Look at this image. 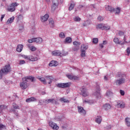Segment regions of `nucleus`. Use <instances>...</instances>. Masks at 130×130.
<instances>
[{
    "instance_id": "nucleus-1",
    "label": "nucleus",
    "mask_w": 130,
    "mask_h": 130,
    "mask_svg": "<svg viewBox=\"0 0 130 130\" xmlns=\"http://www.w3.org/2000/svg\"><path fill=\"white\" fill-rule=\"evenodd\" d=\"M37 79L39 80L41 83H43L44 85H46L47 83L48 84H51L52 80H53V77L51 76H45V78L38 76Z\"/></svg>"
},
{
    "instance_id": "nucleus-2",
    "label": "nucleus",
    "mask_w": 130,
    "mask_h": 130,
    "mask_svg": "<svg viewBox=\"0 0 130 130\" xmlns=\"http://www.w3.org/2000/svg\"><path fill=\"white\" fill-rule=\"evenodd\" d=\"M125 82V75L119 73L117 76V79L115 81L116 85L120 86L121 84H123Z\"/></svg>"
},
{
    "instance_id": "nucleus-3",
    "label": "nucleus",
    "mask_w": 130,
    "mask_h": 130,
    "mask_svg": "<svg viewBox=\"0 0 130 130\" xmlns=\"http://www.w3.org/2000/svg\"><path fill=\"white\" fill-rule=\"evenodd\" d=\"M123 42L121 41H119V39L117 38H114L113 41L115 44H118L120 45H124L125 43H130V37H129V41H126V37L125 36H124L123 38Z\"/></svg>"
},
{
    "instance_id": "nucleus-4",
    "label": "nucleus",
    "mask_w": 130,
    "mask_h": 130,
    "mask_svg": "<svg viewBox=\"0 0 130 130\" xmlns=\"http://www.w3.org/2000/svg\"><path fill=\"white\" fill-rule=\"evenodd\" d=\"M19 6V4L17 3H13L11 5H10L7 8V11L8 12H14L16 10V8Z\"/></svg>"
},
{
    "instance_id": "nucleus-5",
    "label": "nucleus",
    "mask_w": 130,
    "mask_h": 130,
    "mask_svg": "<svg viewBox=\"0 0 130 130\" xmlns=\"http://www.w3.org/2000/svg\"><path fill=\"white\" fill-rule=\"evenodd\" d=\"M49 126L53 130L59 129V126H58V125H57V124H56L52 121L49 122Z\"/></svg>"
},
{
    "instance_id": "nucleus-6",
    "label": "nucleus",
    "mask_w": 130,
    "mask_h": 130,
    "mask_svg": "<svg viewBox=\"0 0 130 130\" xmlns=\"http://www.w3.org/2000/svg\"><path fill=\"white\" fill-rule=\"evenodd\" d=\"M70 86H71V83H59L56 84V86L58 88H66L70 87Z\"/></svg>"
},
{
    "instance_id": "nucleus-7",
    "label": "nucleus",
    "mask_w": 130,
    "mask_h": 130,
    "mask_svg": "<svg viewBox=\"0 0 130 130\" xmlns=\"http://www.w3.org/2000/svg\"><path fill=\"white\" fill-rule=\"evenodd\" d=\"M53 5L51 7L52 12H54L57 9L58 6V0H53L52 1Z\"/></svg>"
},
{
    "instance_id": "nucleus-8",
    "label": "nucleus",
    "mask_w": 130,
    "mask_h": 130,
    "mask_svg": "<svg viewBox=\"0 0 130 130\" xmlns=\"http://www.w3.org/2000/svg\"><path fill=\"white\" fill-rule=\"evenodd\" d=\"M28 82L26 81L23 80V78L22 79V82L20 84V87L22 89V90H24L25 89H27L28 88Z\"/></svg>"
},
{
    "instance_id": "nucleus-9",
    "label": "nucleus",
    "mask_w": 130,
    "mask_h": 130,
    "mask_svg": "<svg viewBox=\"0 0 130 130\" xmlns=\"http://www.w3.org/2000/svg\"><path fill=\"white\" fill-rule=\"evenodd\" d=\"M48 19H49V14H46L40 17V20L42 23H45V22H47Z\"/></svg>"
},
{
    "instance_id": "nucleus-10",
    "label": "nucleus",
    "mask_w": 130,
    "mask_h": 130,
    "mask_svg": "<svg viewBox=\"0 0 130 130\" xmlns=\"http://www.w3.org/2000/svg\"><path fill=\"white\" fill-rule=\"evenodd\" d=\"M1 70H3V73L4 75H6V74H8V73L11 72V66L10 64L6 65L4 69Z\"/></svg>"
},
{
    "instance_id": "nucleus-11",
    "label": "nucleus",
    "mask_w": 130,
    "mask_h": 130,
    "mask_svg": "<svg viewBox=\"0 0 130 130\" xmlns=\"http://www.w3.org/2000/svg\"><path fill=\"white\" fill-rule=\"evenodd\" d=\"M94 96H95L98 99L101 98V94L100 93V87L97 86L95 92L93 93Z\"/></svg>"
},
{
    "instance_id": "nucleus-12",
    "label": "nucleus",
    "mask_w": 130,
    "mask_h": 130,
    "mask_svg": "<svg viewBox=\"0 0 130 130\" xmlns=\"http://www.w3.org/2000/svg\"><path fill=\"white\" fill-rule=\"evenodd\" d=\"M66 76L70 80H79V79L81 78V76H76L73 74L67 75Z\"/></svg>"
},
{
    "instance_id": "nucleus-13",
    "label": "nucleus",
    "mask_w": 130,
    "mask_h": 130,
    "mask_svg": "<svg viewBox=\"0 0 130 130\" xmlns=\"http://www.w3.org/2000/svg\"><path fill=\"white\" fill-rule=\"evenodd\" d=\"M78 110V113H80L81 115H85L86 114V111L84 109V108L78 106H77Z\"/></svg>"
},
{
    "instance_id": "nucleus-14",
    "label": "nucleus",
    "mask_w": 130,
    "mask_h": 130,
    "mask_svg": "<svg viewBox=\"0 0 130 130\" xmlns=\"http://www.w3.org/2000/svg\"><path fill=\"white\" fill-rule=\"evenodd\" d=\"M23 81H26L28 82V81H31V82H35V78L33 76H28L23 78Z\"/></svg>"
},
{
    "instance_id": "nucleus-15",
    "label": "nucleus",
    "mask_w": 130,
    "mask_h": 130,
    "mask_svg": "<svg viewBox=\"0 0 130 130\" xmlns=\"http://www.w3.org/2000/svg\"><path fill=\"white\" fill-rule=\"evenodd\" d=\"M73 45L75 46V48L73 49V50L74 51H77V50H79L80 45H81V43L75 41L73 42Z\"/></svg>"
},
{
    "instance_id": "nucleus-16",
    "label": "nucleus",
    "mask_w": 130,
    "mask_h": 130,
    "mask_svg": "<svg viewBox=\"0 0 130 130\" xmlns=\"http://www.w3.org/2000/svg\"><path fill=\"white\" fill-rule=\"evenodd\" d=\"M81 94L83 96V97H87L88 95H89V93H88V91H87V89L85 87H82L81 89Z\"/></svg>"
},
{
    "instance_id": "nucleus-17",
    "label": "nucleus",
    "mask_w": 130,
    "mask_h": 130,
    "mask_svg": "<svg viewBox=\"0 0 130 130\" xmlns=\"http://www.w3.org/2000/svg\"><path fill=\"white\" fill-rule=\"evenodd\" d=\"M55 103V104H57V103L55 100L54 99H48V100H45L44 103L45 105L48 104V103Z\"/></svg>"
},
{
    "instance_id": "nucleus-18",
    "label": "nucleus",
    "mask_w": 130,
    "mask_h": 130,
    "mask_svg": "<svg viewBox=\"0 0 130 130\" xmlns=\"http://www.w3.org/2000/svg\"><path fill=\"white\" fill-rule=\"evenodd\" d=\"M102 109L106 111L110 110L111 109V105L109 104H106L103 106Z\"/></svg>"
},
{
    "instance_id": "nucleus-19",
    "label": "nucleus",
    "mask_w": 130,
    "mask_h": 130,
    "mask_svg": "<svg viewBox=\"0 0 130 130\" xmlns=\"http://www.w3.org/2000/svg\"><path fill=\"white\" fill-rule=\"evenodd\" d=\"M106 96L109 98L110 99H111V98H113V93L112 92L110 91V90H107L106 93Z\"/></svg>"
},
{
    "instance_id": "nucleus-20",
    "label": "nucleus",
    "mask_w": 130,
    "mask_h": 130,
    "mask_svg": "<svg viewBox=\"0 0 130 130\" xmlns=\"http://www.w3.org/2000/svg\"><path fill=\"white\" fill-rule=\"evenodd\" d=\"M49 67H56L58 66V63L55 60H52L49 63Z\"/></svg>"
},
{
    "instance_id": "nucleus-21",
    "label": "nucleus",
    "mask_w": 130,
    "mask_h": 130,
    "mask_svg": "<svg viewBox=\"0 0 130 130\" xmlns=\"http://www.w3.org/2000/svg\"><path fill=\"white\" fill-rule=\"evenodd\" d=\"M28 60H30V61H36L38 60V58L37 57H34L32 55L28 56V58L27 59Z\"/></svg>"
},
{
    "instance_id": "nucleus-22",
    "label": "nucleus",
    "mask_w": 130,
    "mask_h": 130,
    "mask_svg": "<svg viewBox=\"0 0 130 130\" xmlns=\"http://www.w3.org/2000/svg\"><path fill=\"white\" fill-rule=\"evenodd\" d=\"M52 55L53 56H60V52L59 50H54L52 52Z\"/></svg>"
},
{
    "instance_id": "nucleus-23",
    "label": "nucleus",
    "mask_w": 130,
    "mask_h": 130,
    "mask_svg": "<svg viewBox=\"0 0 130 130\" xmlns=\"http://www.w3.org/2000/svg\"><path fill=\"white\" fill-rule=\"evenodd\" d=\"M125 106V103L122 102H118L117 105V107H120V108H124Z\"/></svg>"
},
{
    "instance_id": "nucleus-24",
    "label": "nucleus",
    "mask_w": 130,
    "mask_h": 130,
    "mask_svg": "<svg viewBox=\"0 0 130 130\" xmlns=\"http://www.w3.org/2000/svg\"><path fill=\"white\" fill-rule=\"evenodd\" d=\"M34 41H35V42H36V43H38L39 44H41V43H42V41H43L41 38H34Z\"/></svg>"
},
{
    "instance_id": "nucleus-25",
    "label": "nucleus",
    "mask_w": 130,
    "mask_h": 130,
    "mask_svg": "<svg viewBox=\"0 0 130 130\" xmlns=\"http://www.w3.org/2000/svg\"><path fill=\"white\" fill-rule=\"evenodd\" d=\"M14 20H15V17L12 16L8 19L7 21V25H10V24H12L14 22Z\"/></svg>"
},
{
    "instance_id": "nucleus-26",
    "label": "nucleus",
    "mask_w": 130,
    "mask_h": 130,
    "mask_svg": "<svg viewBox=\"0 0 130 130\" xmlns=\"http://www.w3.org/2000/svg\"><path fill=\"white\" fill-rule=\"evenodd\" d=\"M75 6H76V3H75V2H74V1H72L70 4V6L69 8V11H72V10H74V8H75Z\"/></svg>"
},
{
    "instance_id": "nucleus-27",
    "label": "nucleus",
    "mask_w": 130,
    "mask_h": 130,
    "mask_svg": "<svg viewBox=\"0 0 130 130\" xmlns=\"http://www.w3.org/2000/svg\"><path fill=\"white\" fill-rule=\"evenodd\" d=\"M49 24L50 27H54V21H53V19L49 18Z\"/></svg>"
},
{
    "instance_id": "nucleus-28",
    "label": "nucleus",
    "mask_w": 130,
    "mask_h": 130,
    "mask_svg": "<svg viewBox=\"0 0 130 130\" xmlns=\"http://www.w3.org/2000/svg\"><path fill=\"white\" fill-rule=\"evenodd\" d=\"M16 50L18 52H21L22 50H23V45H18L16 48Z\"/></svg>"
},
{
    "instance_id": "nucleus-29",
    "label": "nucleus",
    "mask_w": 130,
    "mask_h": 130,
    "mask_svg": "<svg viewBox=\"0 0 130 130\" xmlns=\"http://www.w3.org/2000/svg\"><path fill=\"white\" fill-rule=\"evenodd\" d=\"M106 11H109L110 12H114V8L109 6H106L105 7Z\"/></svg>"
},
{
    "instance_id": "nucleus-30",
    "label": "nucleus",
    "mask_w": 130,
    "mask_h": 130,
    "mask_svg": "<svg viewBox=\"0 0 130 130\" xmlns=\"http://www.w3.org/2000/svg\"><path fill=\"white\" fill-rule=\"evenodd\" d=\"M34 101H36V99H35V98H30L26 100V102L28 103H30V102H34Z\"/></svg>"
},
{
    "instance_id": "nucleus-31",
    "label": "nucleus",
    "mask_w": 130,
    "mask_h": 130,
    "mask_svg": "<svg viewBox=\"0 0 130 130\" xmlns=\"http://www.w3.org/2000/svg\"><path fill=\"white\" fill-rule=\"evenodd\" d=\"M125 122L126 126L128 127H130V118H126L125 119Z\"/></svg>"
},
{
    "instance_id": "nucleus-32",
    "label": "nucleus",
    "mask_w": 130,
    "mask_h": 130,
    "mask_svg": "<svg viewBox=\"0 0 130 130\" xmlns=\"http://www.w3.org/2000/svg\"><path fill=\"white\" fill-rule=\"evenodd\" d=\"M28 47L29 50H30L31 51H35L37 49V48H36L35 46H32L31 45H29Z\"/></svg>"
},
{
    "instance_id": "nucleus-33",
    "label": "nucleus",
    "mask_w": 130,
    "mask_h": 130,
    "mask_svg": "<svg viewBox=\"0 0 130 130\" xmlns=\"http://www.w3.org/2000/svg\"><path fill=\"white\" fill-rule=\"evenodd\" d=\"M104 24H98L96 28V29H101V30H104Z\"/></svg>"
},
{
    "instance_id": "nucleus-34",
    "label": "nucleus",
    "mask_w": 130,
    "mask_h": 130,
    "mask_svg": "<svg viewBox=\"0 0 130 130\" xmlns=\"http://www.w3.org/2000/svg\"><path fill=\"white\" fill-rule=\"evenodd\" d=\"M101 121H102V118H101V117L98 116L95 118V122L99 124H100V123H101Z\"/></svg>"
},
{
    "instance_id": "nucleus-35",
    "label": "nucleus",
    "mask_w": 130,
    "mask_h": 130,
    "mask_svg": "<svg viewBox=\"0 0 130 130\" xmlns=\"http://www.w3.org/2000/svg\"><path fill=\"white\" fill-rule=\"evenodd\" d=\"M72 43V38L70 37H67L65 39L64 43L69 44Z\"/></svg>"
},
{
    "instance_id": "nucleus-36",
    "label": "nucleus",
    "mask_w": 130,
    "mask_h": 130,
    "mask_svg": "<svg viewBox=\"0 0 130 130\" xmlns=\"http://www.w3.org/2000/svg\"><path fill=\"white\" fill-rule=\"evenodd\" d=\"M88 49V46L85 44H83L81 45V51H86V50Z\"/></svg>"
},
{
    "instance_id": "nucleus-37",
    "label": "nucleus",
    "mask_w": 130,
    "mask_h": 130,
    "mask_svg": "<svg viewBox=\"0 0 130 130\" xmlns=\"http://www.w3.org/2000/svg\"><path fill=\"white\" fill-rule=\"evenodd\" d=\"M68 52L62 50V52H60V56H66V55H68Z\"/></svg>"
},
{
    "instance_id": "nucleus-38",
    "label": "nucleus",
    "mask_w": 130,
    "mask_h": 130,
    "mask_svg": "<svg viewBox=\"0 0 130 130\" xmlns=\"http://www.w3.org/2000/svg\"><path fill=\"white\" fill-rule=\"evenodd\" d=\"M59 101H61V102H63L64 103H69L70 102L69 100L64 98H61L59 99Z\"/></svg>"
},
{
    "instance_id": "nucleus-39",
    "label": "nucleus",
    "mask_w": 130,
    "mask_h": 130,
    "mask_svg": "<svg viewBox=\"0 0 130 130\" xmlns=\"http://www.w3.org/2000/svg\"><path fill=\"white\" fill-rule=\"evenodd\" d=\"M85 103H88V104H93L94 103V101L93 100H84L83 101Z\"/></svg>"
},
{
    "instance_id": "nucleus-40",
    "label": "nucleus",
    "mask_w": 130,
    "mask_h": 130,
    "mask_svg": "<svg viewBox=\"0 0 130 130\" xmlns=\"http://www.w3.org/2000/svg\"><path fill=\"white\" fill-rule=\"evenodd\" d=\"M59 37H60V38H66V35L64 34V32H61L59 34Z\"/></svg>"
},
{
    "instance_id": "nucleus-41",
    "label": "nucleus",
    "mask_w": 130,
    "mask_h": 130,
    "mask_svg": "<svg viewBox=\"0 0 130 130\" xmlns=\"http://www.w3.org/2000/svg\"><path fill=\"white\" fill-rule=\"evenodd\" d=\"M12 106L15 109H20V107H19V106H18L17 104L15 103L13 104Z\"/></svg>"
},
{
    "instance_id": "nucleus-42",
    "label": "nucleus",
    "mask_w": 130,
    "mask_h": 130,
    "mask_svg": "<svg viewBox=\"0 0 130 130\" xmlns=\"http://www.w3.org/2000/svg\"><path fill=\"white\" fill-rule=\"evenodd\" d=\"M6 108H7V106H0V113H2V111H3V109H6Z\"/></svg>"
},
{
    "instance_id": "nucleus-43",
    "label": "nucleus",
    "mask_w": 130,
    "mask_h": 130,
    "mask_svg": "<svg viewBox=\"0 0 130 130\" xmlns=\"http://www.w3.org/2000/svg\"><path fill=\"white\" fill-rule=\"evenodd\" d=\"M74 20L75 22H80L81 21V19L79 17V16L75 17Z\"/></svg>"
},
{
    "instance_id": "nucleus-44",
    "label": "nucleus",
    "mask_w": 130,
    "mask_h": 130,
    "mask_svg": "<svg viewBox=\"0 0 130 130\" xmlns=\"http://www.w3.org/2000/svg\"><path fill=\"white\" fill-rule=\"evenodd\" d=\"M92 43H93L94 44H97L98 43V39L93 38L92 39Z\"/></svg>"
},
{
    "instance_id": "nucleus-45",
    "label": "nucleus",
    "mask_w": 130,
    "mask_h": 130,
    "mask_svg": "<svg viewBox=\"0 0 130 130\" xmlns=\"http://www.w3.org/2000/svg\"><path fill=\"white\" fill-rule=\"evenodd\" d=\"M25 63H26V61L24 60H20L19 61V64H20V66H22V64H25Z\"/></svg>"
},
{
    "instance_id": "nucleus-46",
    "label": "nucleus",
    "mask_w": 130,
    "mask_h": 130,
    "mask_svg": "<svg viewBox=\"0 0 130 130\" xmlns=\"http://www.w3.org/2000/svg\"><path fill=\"white\" fill-rule=\"evenodd\" d=\"M109 29H110V26L104 24V30H109Z\"/></svg>"
},
{
    "instance_id": "nucleus-47",
    "label": "nucleus",
    "mask_w": 130,
    "mask_h": 130,
    "mask_svg": "<svg viewBox=\"0 0 130 130\" xmlns=\"http://www.w3.org/2000/svg\"><path fill=\"white\" fill-rule=\"evenodd\" d=\"M120 8L118 7L115 10V14H120Z\"/></svg>"
},
{
    "instance_id": "nucleus-48",
    "label": "nucleus",
    "mask_w": 130,
    "mask_h": 130,
    "mask_svg": "<svg viewBox=\"0 0 130 130\" xmlns=\"http://www.w3.org/2000/svg\"><path fill=\"white\" fill-rule=\"evenodd\" d=\"M81 56H82V57L86 56V51H85L81 50Z\"/></svg>"
},
{
    "instance_id": "nucleus-49",
    "label": "nucleus",
    "mask_w": 130,
    "mask_h": 130,
    "mask_svg": "<svg viewBox=\"0 0 130 130\" xmlns=\"http://www.w3.org/2000/svg\"><path fill=\"white\" fill-rule=\"evenodd\" d=\"M2 129H6V125L2 124H0V130Z\"/></svg>"
},
{
    "instance_id": "nucleus-50",
    "label": "nucleus",
    "mask_w": 130,
    "mask_h": 130,
    "mask_svg": "<svg viewBox=\"0 0 130 130\" xmlns=\"http://www.w3.org/2000/svg\"><path fill=\"white\" fill-rule=\"evenodd\" d=\"M91 24V21L90 20H87L85 23L84 24V26H87L88 25H90Z\"/></svg>"
},
{
    "instance_id": "nucleus-51",
    "label": "nucleus",
    "mask_w": 130,
    "mask_h": 130,
    "mask_svg": "<svg viewBox=\"0 0 130 130\" xmlns=\"http://www.w3.org/2000/svg\"><path fill=\"white\" fill-rule=\"evenodd\" d=\"M28 43H33V42H35L34 41V38L28 40Z\"/></svg>"
},
{
    "instance_id": "nucleus-52",
    "label": "nucleus",
    "mask_w": 130,
    "mask_h": 130,
    "mask_svg": "<svg viewBox=\"0 0 130 130\" xmlns=\"http://www.w3.org/2000/svg\"><path fill=\"white\" fill-rule=\"evenodd\" d=\"M120 94L121 96H124L125 92L124 90H120Z\"/></svg>"
},
{
    "instance_id": "nucleus-53",
    "label": "nucleus",
    "mask_w": 130,
    "mask_h": 130,
    "mask_svg": "<svg viewBox=\"0 0 130 130\" xmlns=\"http://www.w3.org/2000/svg\"><path fill=\"white\" fill-rule=\"evenodd\" d=\"M126 52L127 53V55H129L130 53V48H127L126 50Z\"/></svg>"
},
{
    "instance_id": "nucleus-54",
    "label": "nucleus",
    "mask_w": 130,
    "mask_h": 130,
    "mask_svg": "<svg viewBox=\"0 0 130 130\" xmlns=\"http://www.w3.org/2000/svg\"><path fill=\"white\" fill-rule=\"evenodd\" d=\"M21 56L23 57V58H24V59H28V56L26 55H22Z\"/></svg>"
},
{
    "instance_id": "nucleus-55",
    "label": "nucleus",
    "mask_w": 130,
    "mask_h": 130,
    "mask_svg": "<svg viewBox=\"0 0 130 130\" xmlns=\"http://www.w3.org/2000/svg\"><path fill=\"white\" fill-rule=\"evenodd\" d=\"M45 102V100L40 101L39 102V105H43V104H45V103H44Z\"/></svg>"
},
{
    "instance_id": "nucleus-56",
    "label": "nucleus",
    "mask_w": 130,
    "mask_h": 130,
    "mask_svg": "<svg viewBox=\"0 0 130 130\" xmlns=\"http://www.w3.org/2000/svg\"><path fill=\"white\" fill-rule=\"evenodd\" d=\"M4 73H3V70L0 71V79H2L3 78V76H4Z\"/></svg>"
},
{
    "instance_id": "nucleus-57",
    "label": "nucleus",
    "mask_w": 130,
    "mask_h": 130,
    "mask_svg": "<svg viewBox=\"0 0 130 130\" xmlns=\"http://www.w3.org/2000/svg\"><path fill=\"white\" fill-rule=\"evenodd\" d=\"M118 34L119 36H123L124 33H123L122 31H119Z\"/></svg>"
},
{
    "instance_id": "nucleus-58",
    "label": "nucleus",
    "mask_w": 130,
    "mask_h": 130,
    "mask_svg": "<svg viewBox=\"0 0 130 130\" xmlns=\"http://www.w3.org/2000/svg\"><path fill=\"white\" fill-rule=\"evenodd\" d=\"M98 20L99 21H103V17H102V16H99L98 17Z\"/></svg>"
},
{
    "instance_id": "nucleus-59",
    "label": "nucleus",
    "mask_w": 130,
    "mask_h": 130,
    "mask_svg": "<svg viewBox=\"0 0 130 130\" xmlns=\"http://www.w3.org/2000/svg\"><path fill=\"white\" fill-rule=\"evenodd\" d=\"M18 20H23V16L22 15H20L18 16Z\"/></svg>"
},
{
    "instance_id": "nucleus-60",
    "label": "nucleus",
    "mask_w": 130,
    "mask_h": 130,
    "mask_svg": "<svg viewBox=\"0 0 130 130\" xmlns=\"http://www.w3.org/2000/svg\"><path fill=\"white\" fill-rule=\"evenodd\" d=\"M23 29H24V26H23V25L19 26V30H20V31H22Z\"/></svg>"
},
{
    "instance_id": "nucleus-61",
    "label": "nucleus",
    "mask_w": 130,
    "mask_h": 130,
    "mask_svg": "<svg viewBox=\"0 0 130 130\" xmlns=\"http://www.w3.org/2000/svg\"><path fill=\"white\" fill-rule=\"evenodd\" d=\"M104 79L105 81H108V80H109V78H108V76H105L104 77Z\"/></svg>"
},
{
    "instance_id": "nucleus-62",
    "label": "nucleus",
    "mask_w": 130,
    "mask_h": 130,
    "mask_svg": "<svg viewBox=\"0 0 130 130\" xmlns=\"http://www.w3.org/2000/svg\"><path fill=\"white\" fill-rule=\"evenodd\" d=\"M14 114H15L16 117H20V115H19L18 113L15 112Z\"/></svg>"
},
{
    "instance_id": "nucleus-63",
    "label": "nucleus",
    "mask_w": 130,
    "mask_h": 130,
    "mask_svg": "<svg viewBox=\"0 0 130 130\" xmlns=\"http://www.w3.org/2000/svg\"><path fill=\"white\" fill-rule=\"evenodd\" d=\"M30 32L31 33V34H34V33H35V29L32 28Z\"/></svg>"
},
{
    "instance_id": "nucleus-64",
    "label": "nucleus",
    "mask_w": 130,
    "mask_h": 130,
    "mask_svg": "<svg viewBox=\"0 0 130 130\" xmlns=\"http://www.w3.org/2000/svg\"><path fill=\"white\" fill-rule=\"evenodd\" d=\"M5 16L6 15L5 14L1 15V21H3V19H4V18H5Z\"/></svg>"
}]
</instances>
